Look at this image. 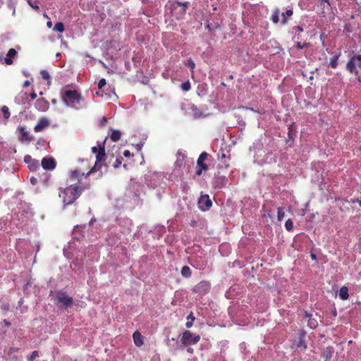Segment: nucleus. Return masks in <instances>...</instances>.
I'll return each mask as SVG.
<instances>
[{
    "label": "nucleus",
    "instance_id": "f257e3e1",
    "mask_svg": "<svg viewBox=\"0 0 361 361\" xmlns=\"http://www.w3.org/2000/svg\"><path fill=\"white\" fill-rule=\"evenodd\" d=\"M91 187L90 183L84 185L72 184L65 188L60 189L59 196L63 198L64 205L72 204L85 190Z\"/></svg>",
    "mask_w": 361,
    "mask_h": 361
},
{
    "label": "nucleus",
    "instance_id": "f03ea898",
    "mask_svg": "<svg viewBox=\"0 0 361 361\" xmlns=\"http://www.w3.org/2000/svg\"><path fill=\"white\" fill-rule=\"evenodd\" d=\"M62 100L67 106L77 108L82 100V96L77 90H67L62 94Z\"/></svg>",
    "mask_w": 361,
    "mask_h": 361
},
{
    "label": "nucleus",
    "instance_id": "7ed1b4c3",
    "mask_svg": "<svg viewBox=\"0 0 361 361\" xmlns=\"http://www.w3.org/2000/svg\"><path fill=\"white\" fill-rule=\"evenodd\" d=\"M189 2L174 1L171 4L170 10L172 16L177 20L181 19L185 15Z\"/></svg>",
    "mask_w": 361,
    "mask_h": 361
},
{
    "label": "nucleus",
    "instance_id": "20e7f679",
    "mask_svg": "<svg viewBox=\"0 0 361 361\" xmlns=\"http://www.w3.org/2000/svg\"><path fill=\"white\" fill-rule=\"evenodd\" d=\"M356 66H357L359 68H361V55L360 54H355L348 61L347 64H346V69L351 74L357 75L358 71L356 68Z\"/></svg>",
    "mask_w": 361,
    "mask_h": 361
},
{
    "label": "nucleus",
    "instance_id": "39448f33",
    "mask_svg": "<svg viewBox=\"0 0 361 361\" xmlns=\"http://www.w3.org/2000/svg\"><path fill=\"white\" fill-rule=\"evenodd\" d=\"M200 340V335L194 334L190 331H185L181 337V343L183 345H195Z\"/></svg>",
    "mask_w": 361,
    "mask_h": 361
},
{
    "label": "nucleus",
    "instance_id": "423d86ee",
    "mask_svg": "<svg viewBox=\"0 0 361 361\" xmlns=\"http://www.w3.org/2000/svg\"><path fill=\"white\" fill-rule=\"evenodd\" d=\"M56 300L58 303L61 304L65 307H71L73 302V298L62 290L56 292Z\"/></svg>",
    "mask_w": 361,
    "mask_h": 361
},
{
    "label": "nucleus",
    "instance_id": "0eeeda50",
    "mask_svg": "<svg viewBox=\"0 0 361 361\" xmlns=\"http://www.w3.org/2000/svg\"><path fill=\"white\" fill-rule=\"evenodd\" d=\"M210 289V283L207 281H202L194 286L192 291L199 295H204L209 292Z\"/></svg>",
    "mask_w": 361,
    "mask_h": 361
},
{
    "label": "nucleus",
    "instance_id": "6e6552de",
    "mask_svg": "<svg viewBox=\"0 0 361 361\" xmlns=\"http://www.w3.org/2000/svg\"><path fill=\"white\" fill-rule=\"evenodd\" d=\"M104 142L102 144L98 145V146H94L92 147V152L96 154V159L98 161H105L106 160V153H105V147Z\"/></svg>",
    "mask_w": 361,
    "mask_h": 361
},
{
    "label": "nucleus",
    "instance_id": "1a4fd4ad",
    "mask_svg": "<svg viewBox=\"0 0 361 361\" xmlns=\"http://www.w3.org/2000/svg\"><path fill=\"white\" fill-rule=\"evenodd\" d=\"M17 130L19 133L18 140L21 142H31L34 140V137L30 135L26 128L24 126H18Z\"/></svg>",
    "mask_w": 361,
    "mask_h": 361
},
{
    "label": "nucleus",
    "instance_id": "9d476101",
    "mask_svg": "<svg viewBox=\"0 0 361 361\" xmlns=\"http://www.w3.org/2000/svg\"><path fill=\"white\" fill-rule=\"evenodd\" d=\"M212 202L208 195H201L199 200V206L202 211L208 210L211 208Z\"/></svg>",
    "mask_w": 361,
    "mask_h": 361
},
{
    "label": "nucleus",
    "instance_id": "9b49d317",
    "mask_svg": "<svg viewBox=\"0 0 361 361\" xmlns=\"http://www.w3.org/2000/svg\"><path fill=\"white\" fill-rule=\"evenodd\" d=\"M49 125L50 122L48 118L45 117L40 118L35 126L34 130L35 133L42 132L44 130L47 128Z\"/></svg>",
    "mask_w": 361,
    "mask_h": 361
},
{
    "label": "nucleus",
    "instance_id": "f8f14e48",
    "mask_svg": "<svg viewBox=\"0 0 361 361\" xmlns=\"http://www.w3.org/2000/svg\"><path fill=\"white\" fill-rule=\"evenodd\" d=\"M35 108L42 112L47 111L49 108V103L44 98L38 99L35 103Z\"/></svg>",
    "mask_w": 361,
    "mask_h": 361
},
{
    "label": "nucleus",
    "instance_id": "ddd939ff",
    "mask_svg": "<svg viewBox=\"0 0 361 361\" xmlns=\"http://www.w3.org/2000/svg\"><path fill=\"white\" fill-rule=\"evenodd\" d=\"M56 161L52 157H44L42 160V166L45 170H53L56 167Z\"/></svg>",
    "mask_w": 361,
    "mask_h": 361
},
{
    "label": "nucleus",
    "instance_id": "4468645a",
    "mask_svg": "<svg viewBox=\"0 0 361 361\" xmlns=\"http://www.w3.org/2000/svg\"><path fill=\"white\" fill-rule=\"evenodd\" d=\"M208 157L209 154L207 152H202L197 159V167H200L201 169H204V171H207L208 169V166L204 163V161Z\"/></svg>",
    "mask_w": 361,
    "mask_h": 361
},
{
    "label": "nucleus",
    "instance_id": "2eb2a0df",
    "mask_svg": "<svg viewBox=\"0 0 361 361\" xmlns=\"http://www.w3.org/2000/svg\"><path fill=\"white\" fill-rule=\"evenodd\" d=\"M304 318L307 319V325L308 326L312 329H314L318 326V322L316 319L312 317V314L309 313L307 311L304 312Z\"/></svg>",
    "mask_w": 361,
    "mask_h": 361
},
{
    "label": "nucleus",
    "instance_id": "dca6fc26",
    "mask_svg": "<svg viewBox=\"0 0 361 361\" xmlns=\"http://www.w3.org/2000/svg\"><path fill=\"white\" fill-rule=\"evenodd\" d=\"M334 348L332 346H327L324 349L321 356L324 361H330L334 354Z\"/></svg>",
    "mask_w": 361,
    "mask_h": 361
},
{
    "label": "nucleus",
    "instance_id": "f3484780",
    "mask_svg": "<svg viewBox=\"0 0 361 361\" xmlns=\"http://www.w3.org/2000/svg\"><path fill=\"white\" fill-rule=\"evenodd\" d=\"M191 114L193 118L200 119L203 118L207 116L200 109H199L196 106L192 105L190 107Z\"/></svg>",
    "mask_w": 361,
    "mask_h": 361
},
{
    "label": "nucleus",
    "instance_id": "a211bd4d",
    "mask_svg": "<svg viewBox=\"0 0 361 361\" xmlns=\"http://www.w3.org/2000/svg\"><path fill=\"white\" fill-rule=\"evenodd\" d=\"M85 175V173L82 171L80 169H75L74 171H72L71 173V178L72 180H78V185L80 184L81 177Z\"/></svg>",
    "mask_w": 361,
    "mask_h": 361
},
{
    "label": "nucleus",
    "instance_id": "6ab92c4d",
    "mask_svg": "<svg viewBox=\"0 0 361 361\" xmlns=\"http://www.w3.org/2000/svg\"><path fill=\"white\" fill-rule=\"evenodd\" d=\"M17 54V51L15 49L11 48L8 50L6 57L5 58V63L7 65H11L13 63V60L11 59L12 57H14Z\"/></svg>",
    "mask_w": 361,
    "mask_h": 361
},
{
    "label": "nucleus",
    "instance_id": "aec40b11",
    "mask_svg": "<svg viewBox=\"0 0 361 361\" xmlns=\"http://www.w3.org/2000/svg\"><path fill=\"white\" fill-rule=\"evenodd\" d=\"M133 341L135 344L140 347L143 344L142 336L139 331H135L133 335Z\"/></svg>",
    "mask_w": 361,
    "mask_h": 361
},
{
    "label": "nucleus",
    "instance_id": "412c9836",
    "mask_svg": "<svg viewBox=\"0 0 361 361\" xmlns=\"http://www.w3.org/2000/svg\"><path fill=\"white\" fill-rule=\"evenodd\" d=\"M339 297L343 300H346L349 298L348 288L346 286H343L339 290Z\"/></svg>",
    "mask_w": 361,
    "mask_h": 361
},
{
    "label": "nucleus",
    "instance_id": "4be33fe9",
    "mask_svg": "<svg viewBox=\"0 0 361 361\" xmlns=\"http://www.w3.org/2000/svg\"><path fill=\"white\" fill-rule=\"evenodd\" d=\"M341 56V53H338V54H336L329 61V66L332 68H336L338 65V59Z\"/></svg>",
    "mask_w": 361,
    "mask_h": 361
},
{
    "label": "nucleus",
    "instance_id": "5701e85b",
    "mask_svg": "<svg viewBox=\"0 0 361 361\" xmlns=\"http://www.w3.org/2000/svg\"><path fill=\"white\" fill-rule=\"evenodd\" d=\"M103 161H98L97 159L94 165V166L85 174V178H87L91 173H94L97 168H101L102 166Z\"/></svg>",
    "mask_w": 361,
    "mask_h": 361
},
{
    "label": "nucleus",
    "instance_id": "b1692460",
    "mask_svg": "<svg viewBox=\"0 0 361 361\" xmlns=\"http://www.w3.org/2000/svg\"><path fill=\"white\" fill-rule=\"evenodd\" d=\"M121 133L119 130H114L112 131L110 138L113 142H117L121 138Z\"/></svg>",
    "mask_w": 361,
    "mask_h": 361
},
{
    "label": "nucleus",
    "instance_id": "393cba45",
    "mask_svg": "<svg viewBox=\"0 0 361 361\" xmlns=\"http://www.w3.org/2000/svg\"><path fill=\"white\" fill-rule=\"evenodd\" d=\"M191 274H192V271L190 269L189 267L188 266H184L182 269H181V275L183 276V277H185V278H189L191 276Z\"/></svg>",
    "mask_w": 361,
    "mask_h": 361
},
{
    "label": "nucleus",
    "instance_id": "a878e982",
    "mask_svg": "<svg viewBox=\"0 0 361 361\" xmlns=\"http://www.w3.org/2000/svg\"><path fill=\"white\" fill-rule=\"evenodd\" d=\"M40 75H42V78L44 79V80H47V83L49 85L51 83V78H50V75H49V73H48L47 71L46 70H42L40 71Z\"/></svg>",
    "mask_w": 361,
    "mask_h": 361
},
{
    "label": "nucleus",
    "instance_id": "bb28decb",
    "mask_svg": "<svg viewBox=\"0 0 361 361\" xmlns=\"http://www.w3.org/2000/svg\"><path fill=\"white\" fill-rule=\"evenodd\" d=\"M195 317L193 316V314L192 312H191L188 317H187V319H188V322L185 323V326L187 328H190L192 324H193V321L195 320Z\"/></svg>",
    "mask_w": 361,
    "mask_h": 361
},
{
    "label": "nucleus",
    "instance_id": "cd10ccee",
    "mask_svg": "<svg viewBox=\"0 0 361 361\" xmlns=\"http://www.w3.org/2000/svg\"><path fill=\"white\" fill-rule=\"evenodd\" d=\"M219 159L222 161L225 168L229 167V164L226 160V155L224 152H222L221 154H219Z\"/></svg>",
    "mask_w": 361,
    "mask_h": 361
},
{
    "label": "nucleus",
    "instance_id": "c85d7f7f",
    "mask_svg": "<svg viewBox=\"0 0 361 361\" xmlns=\"http://www.w3.org/2000/svg\"><path fill=\"white\" fill-rule=\"evenodd\" d=\"M54 30L59 32H63L65 30L63 23L61 22L56 23L54 25Z\"/></svg>",
    "mask_w": 361,
    "mask_h": 361
},
{
    "label": "nucleus",
    "instance_id": "c756f323",
    "mask_svg": "<svg viewBox=\"0 0 361 361\" xmlns=\"http://www.w3.org/2000/svg\"><path fill=\"white\" fill-rule=\"evenodd\" d=\"M284 208L281 207L278 208L277 219L278 221H281L285 216Z\"/></svg>",
    "mask_w": 361,
    "mask_h": 361
},
{
    "label": "nucleus",
    "instance_id": "7c9ffc66",
    "mask_svg": "<svg viewBox=\"0 0 361 361\" xmlns=\"http://www.w3.org/2000/svg\"><path fill=\"white\" fill-rule=\"evenodd\" d=\"M1 111L5 119H8L10 117L11 114L8 106H3L1 108Z\"/></svg>",
    "mask_w": 361,
    "mask_h": 361
},
{
    "label": "nucleus",
    "instance_id": "2f4dec72",
    "mask_svg": "<svg viewBox=\"0 0 361 361\" xmlns=\"http://www.w3.org/2000/svg\"><path fill=\"white\" fill-rule=\"evenodd\" d=\"M293 12L291 9H288L286 11V13H282V16H283V19H282V23L283 24H286L288 21L286 17L285 16V15L288 16H291L293 15Z\"/></svg>",
    "mask_w": 361,
    "mask_h": 361
},
{
    "label": "nucleus",
    "instance_id": "473e14b6",
    "mask_svg": "<svg viewBox=\"0 0 361 361\" xmlns=\"http://www.w3.org/2000/svg\"><path fill=\"white\" fill-rule=\"evenodd\" d=\"M285 228L288 231H291L293 228V222L290 219H288L285 223Z\"/></svg>",
    "mask_w": 361,
    "mask_h": 361
},
{
    "label": "nucleus",
    "instance_id": "72a5a7b5",
    "mask_svg": "<svg viewBox=\"0 0 361 361\" xmlns=\"http://www.w3.org/2000/svg\"><path fill=\"white\" fill-rule=\"evenodd\" d=\"M27 4L32 8H34L35 10L36 11H39V4L37 1H32V0H27Z\"/></svg>",
    "mask_w": 361,
    "mask_h": 361
},
{
    "label": "nucleus",
    "instance_id": "f704fd0d",
    "mask_svg": "<svg viewBox=\"0 0 361 361\" xmlns=\"http://www.w3.org/2000/svg\"><path fill=\"white\" fill-rule=\"evenodd\" d=\"M39 356V353L37 350H34L31 355L27 357V361H34L36 357Z\"/></svg>",
    "mask_w": 361,
    "mask_h": 361
},
{
    "label": "nucleus",
    "instance_id": "c9c22d12",
    "mask_svg": "<svg viewBox=\"0 0 361 361\" xmlns=\"http://www.w3.org/2000/svg\"><path fill=\"white\" fill-rule=\"evenodd\" d=\"M271 20L274 23H278L279 21V11H275L272 15Z\"/></svg>",
    "mask_w": 361,
    "mask_h": 361
},
{
    "label": "nucleus",
    "instance_id": "e433bc0d",
    "mask_svg": "<svg viewBox=\"0 0 361 361\" xmlns=\"http://www.w3.org/2000/svg\"><path fill=\"white\" fill-rule=\"evenodd\" d=\"M297 347L298 348H303L304 349H306L307 348V345L304 341V338L303 337H300V339L299 341V342L297 344Z\"/></svg>",
    "mask_w": 361,
    "mask_h": 361
},
{
    "label": "nucleus",
    "instance_id": "4c0bfd02",
    "mask_svg": "<svg viewBox=\"0 0 361 361\" xmlns=\"http://www.w3.org/2000/svg\"><path fill=\"white\" fill-rule=\"evenodd\" d=\"M181 88L184 91H188L190 90V83L189 81H187L185 82H183L182 85H181Z\"/></svg>",
    "mask_w": 361,
    "mask_h": 361
},
{
    "label": "nucleus",
    "instance_id": "58836bf2",
    "mask_svg": "<svg viewBox=\"0 0 361 361\" xmlns=\"http://www.w3.org/2000/svg\"><path fill=\"white\" fill-rule=\"evenodd\" d=\"M186 65L188 67H190L192 70L194 69L195 67V63H194L192 59H188Z\"/></svg>",
    "mask_w": 361,
    "mask_h": 361
},
{
    "label": "nucleus",
    "instance_id": "ea45409f",
    "mask_svg": "<svg viewBox=\"0 0 361 361\" xmlns=\"http://www.w3.org/2000/svg\"><path fill=\"white\" fill-rule=\"evenodd\" d=\"M293 135H295V131L293 129V127L292 126H290L288 128V136L290 139H293Z\"/></svg>",
    "mask_w": 361,
    "mask_h": 361
},
{
    "label": "nucleus",
    "instance_id": "a19ab883",
    "mask_svg": "<svg viewBox=\"0 0 361 361\" xmlns=\"http://www.w3.org/2000/svg\"><path fill=\"white\" fill-rule=\"evenodd\" d=\"M106 84V80L104 78H102L99 80L98 82V88L102 89L104 86H105Z\"/></svg>",
    "mask_w": 361,
    "mask_h": 361
},
{
    "label": "nucleus",
    "instance_id": "79ce46f5",
    "mask_svg": "<svg viewBox=\"0 0 361 361\" xmlns=\"http://www.w3.org/2000/svg\"><path fill=\"white\" fill-rule=\"evenodd\" d=\"M122 159H123L122 157H119L116 159V161L114 164V168H118L121 164Z\"/></svg>",
    "mask_w": 361,
    "mask_h": 361
},
{
    "label": "nucleus",
    "instance_id": "37998d69",
    "mask_svg": "<svg viewBox=\"0 0 361 361\" xmlns=\"http://www.w3.org/2000/svg\"><path fill=\"white\" fill-rule=\"evenodd\" d=\"M18 348H16V347H11L9 348V350H8V354L9 355H11L12 353H15V352H18Z\"/></svg>",
    "mask_w": 361,
    "mask_h": 361
},
{
    "label": "nucleus",
    "instance_id": "c03bdc74",
    "mask_svg": "<svg viewBox=\"0 0 361 361\" xmlns=\"http://www.w3.org/2000/svg\"><path fill=\"white\" fill-rule=\"evenodd\" d=\"M202 171H204V169H201L200 167H197L196 170V175L200 176L202 173Z\"/></svg>",
    "mask_w": 361,
    "mask_h": 361
},
{
    "label": "nucleus",
    "instance_id": "a18cd8bd",
    "mask_svg": "<svg viewBox=\"0 0 361 361\" xmlns=\"http://www.w3.org/2000/svg\"><path fill=\"white\" fill-rule=\"evenodd\" d=\"M107 122V119L105 116H104L102 120L100 121V125L102 126H104Z\"/></svg>",
    "mask_w": 361,
    "mask_h": 361
},
{
    "label": "nucleus",
    "instance_id": "49530a36",
    "mask_svg": "<svg viewBox=\"0 0 361 361\" xmlns=\"http://www.w3.org/2000/svg\"><path fill=\"white\" fill-rule=\"evenodd\" d=\"M123 156L126 157H130L133 156V154L130 153V152L129 150L126 149L123 152Z\"/></svg>",
    "mask_w": 361,
    "mask_h": 361
},
{
    "label": "nucleus",
    "instance_id": "de8ad7c7",
    "mask_svg": "<svg viewBox=\"0 0 361 361\" xmlns=\"http://www.w3.org/2000/svg\"><path fill=\"white\" fill-rule=\"evenodd\" d=\"M37 182H38V181H37V179L36 178H35V177H32V178H30V183H31L33 185H36V184L37 183Z\"/></svg>",
    "mask_w": 361,
    "mask_h": 361
},
{
    "label": "nucleus",
    "instance_id": "09e8293b",
    "mask_svg": "<svg viewBox=\"0 0 361 361\" xmlns=\"http://www.w3.org/2000/svg\"><path fill=\"white\" fill-rule=\"evenodd\" d=\"M306 45H307V44H306L305 43H304V44H302L300 42H298V43H297V44H296V47H297V48H298V49H302L304 47H305Z\"/></svg>",
    "mask_w": 361,
    "mask_h": 361
},
{
    "label": "nucleus",
    "instance_id": "8fccbe9b",
    "mask_svg": "<svg viewBox=\"0 0 361 361\" xmlns=\"http://www.w3.org/2000/svg\"><path fill=\"white\" fill-rule=\"evenodd\" d=\"M31 99L34 100L37 98V94L35 91H32V92L30 94Z\"/></svg>",
    "mask_w": 361,
    "mask_h": 361
},
{
    "label": "nucleus",
    "instance_id": "3c124183",
    "mask_svg": "<svg viewBox=\"0 0 361 361\" xmlns=\"http://www.w3.org/2000/svg\"><path fill=\"white\" fill-rule=\"evenodd\" d=\"M30 82L29 80H25L23 83V87H27L30 86Z\"/></svg>",
    "mask_w": 361,
    "mask_h": 361
},
{
    "label": "nucleus",
    "instance_id": "603ef678",
    "mask_svg": "<svg viewBox=\"0 0 361 361\" xmlns=\"http://www.w3.org/2000/svg\"><path fill=\"white\" fill-rule=\"evenodd\" d=\"M47 27H49V28H50V27H51V26H52V23H51V21H48V22L47 23Z\"/></svg>",
    "mask_w": 361,
    "mask_h": 361
},
{
    "label": "nucleus",
    "instance_id": "864d4df0",
    "mask_svg": "<svg viewBox=\"0 0 361 361\" xmlns=\"http://www.w3.org/2000/svg\"><path fill=\"white\" fill-rule=\"evenodd\" d=\"M356 202H358V203H359V205L361 207V200H358V199H357ZM353 202H355V200H353Z\"/></svg>",
    "mask_w": 361,
    "mask_h": 361
},
{
    "label": "nucleus",
    "instance_id": "5fc2aeb1",
    "mask_svg": "<svg viewBox=\"0 0 361 361\" xmlns=\"http://www.w3.org/2000/svg\"><path fill=\"white\" fill-rule=\"evenodd\" d=\"M4 323H5V325L7 326H9L11 325L10 322H8L6 320H4Z\"/></svg>",
    "mask_w": 361,
    "mask_h": 361
},
{
    "label": "nucleus",
    "instance_id": "6e6d98bb",
    "mask_svg": "<svg viewBox=\"0 0 361 361\" xmlns=\"http://www.w3.org/2000/svg\"><path fill=\"white\" fill-rule=\"evenodd\" d=\"M27 159H31V157L27 155L25 157V161H27Z\"/></svg>",
    "mask_w": 361,
    "mask_h": 361
},
{
    "label": "nucleus",
    "instance_id": "4d7b16f0",
    "mask_svg": "<svg viewBox=\"0 0 361 361\" xmlns=\"http://www.w3.org/2000/svg\"><path fill=\"white\" fill-rule=\"evenodd\" d=\"M322 1L327 3L329 5L330 4L329 0H322Z\"/></svg>",
    "mask_w": 361,
    "mask_h": 361
},
{
    "label": "nucleus",
    "instance_id": "13d9d810",
    "mask_svg": "<svg viewBox=\"0 0 361 361\" xmlns=\"http://www.w3.org/2000/svg\"><path fill=\"white\" fill-rule=\"evenodd\" d=\"M311 257L312 259H316V255L314 254H312Z\"/></svg>",
    "mask_w": 361,
    "mask_h": 361
}]
</instances>
